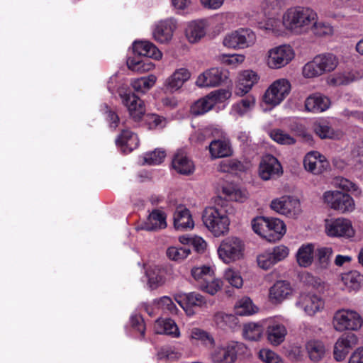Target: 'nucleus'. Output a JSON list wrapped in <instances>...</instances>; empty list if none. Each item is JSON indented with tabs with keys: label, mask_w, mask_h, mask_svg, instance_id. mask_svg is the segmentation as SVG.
<instances>
[{
	"label": "nucleus",
	"mask_w": 363,
	"mask_h": 363,
	"mask_svg": "<svg viewBox=\"0 0 363 363\" xmlns=\"http://www.w3.org/2000/svg\"><path fill=\"white\" fill-rule=\"evenodd\" d=\"M318 19L317 13L309 7L293 6L282 15V25L288 31L301 35L309 32L313 21Z\"/></svg>",
	"instance_id": "1"
},
{
	"label": "nucleus",
	"mask_w": 363,
	"mask_h": 363,
	"mask_svg": "<svg viewBox=\"0 0 363 363\" xmlns=\"http://www.w3.org/2000/svg\"><path fill=\"white\" fill-rule=\"evenodd\" d=\"M202 220L204 226L216 238L223 236L229 231L230 220L228 211L223 208H206L202 215Z\"/></svg>",
	"instance_id": "2"
},
{
	"label": "nucleus",
	"mask_w": 363,
	"mask_h": 363,
	"mask_svg": "<svg viewBox=\"0 0 363 363\" xmlns=\"http://www.w3.org/2000/svg\"><path fill=\"white\" fill-rule=\"evenodd\" d=\"M324 232L329 238L350 240H353L356 235V230L352 220L344 217L325 219Z\"/></svg>",
	"instance_id": "3"
},
{
	"label": "nucleus",
	"mask_w": 363,
	"mask_h": 363,
	"mask_svg": "<svg viewBox=\"0 0 363 363\" xmlns=\"http://www.w3.org/2000/svg\"><path fill=\"white\" fill-rule=\"evenodd\" d=\"M332 323L333 328L337 332L357 331L363 325V318L354 310L341 308L334 313Z\"/></svg>",
	"instance_id": "4"
},
{
	"label": "nucleus",
	"mask_w": 363,
	"mask_h": 363,
	"mask_svg": "<svg viewBox=\"0 0 363 363\" xmlns=\"http://www.w3.org/2000/svg\"><path fill=\"white\" fill-rule=\"evenodd\" d=\"M245 247V243L240 238L230 236L220 242L217 252L222 262L230 264L243 258Z\"/></svg>",
	"instance_id": "5"
},
{
	"label": "nucleus",
	"mask_w": 363,
	"mask_h": 363,
	"mask_svg": "<svg viewBox=\"0 0 363 363\" xmlns=\"http://www.w3.org/2000/svg\"><path fill=\"white\" fill-rule=\"evenodd\" d=\"M210 359L213 363H234L240 356L247 352V346L240 342H232L226 346L211 348Z\"/></svg>",
	"instance_id": "6"
},
{
	"label": "nucleus",
	"mask_w": 363,
	"mask_h": 363,
	"mask_svg": "<svg viewBox=\"0 0 363 363\" xmlns=\"http://www.w3.org/2000/svg\"><path fill=\"white\" fill-rule=\"evenodd\" d=\"M323 201L330 208L340 213H352L355 209V202L349 194L338 190H328L323 193Z\"/></svg>",
	"instance_id": "7"
},
{
	"label": "nucleus",
	"mask_w": 363,
	"mask_h": 363,
	"mask_svg": "<svg viewBox=\"0 0 363 363\" xmlns=\"http://www.w3.org/2000/svg\"><path fill=\"white\" fill-rule=\"evenodd\" d=\"M294 57L295 52L292 47L284 44L268 50L264 60L269 69H279L289 65Z\"/></svg>",
	"instance_id": "8"
},
{
	"label": "nucleus",
	"mask_w": 363,
	"mask_h": 363,
	"mask_svg": "<svg viewBox=\"0 0 363 363\" xmlns=\"http://www.w3.org/2000/svg\"><path fill=\"white\" fill-rule=\"evenodd\" d=\"M291 86L289 81L281 78L275 80L265 91L262 101L272 107L279 105L289 94Z\"/></svg>",
	"instance_id": "9"
},
{
	"label": "nucleus",
	"mask_w": 363,
	"mask_h": 363,
	"mask_svg": "<svg viewBox=\"0 0 363 363\" xmlns=\"http://www.w3.org/2000/svg\"><path fill=\"white\" fill-rule=\"evenodd\" d=\"M289 254V249L279 245L271 249L266 250L258 254L257 262L258 266L264 269H269L277 263L285 259Z\"/></svg>",
	"instance_id": "10"
},
{
	"label": "nucleus",
	"mask_w": 363,
	"mask_h": 363,
	"mask_svg": "<svg viewBox=\"0 0 363 363\" xmlns=\"http://www.w3.org/2000/svg\"><path fill=\"white\" fill-rule=\"evenodd\" d=\"M270 207L277 213L292 218H296L301 212L299 200L291 196L273 199Z\"/></svg>",
	"instance_id": "11"
},
{
	"label": "nucleus",
	"mask_w": 363,
	"mask_h": 363,
	"mask_svg": "<svg viewBox=\"0 0 363 363\" xmlns=\"http://www.w3.org/2000/svg\"><path fill=\"white\" fill-rule=\"evenodd\" d=\"M228 79L227 72L220 67H211L200 73L195 84L200 88L216 87L220 86Z\"/></svg>",
	"instance_id": "12"
},
{
	"label": "nucleus",
	"mask_w": 363,
	"mask_h": 363,
	"mask_svg": "<svg viewBox=\"0 0 363 363\" xmlns=\"http://www.w3.org/2000/svg\"><path fill=\"white\" fill-rule=\"evenodd\" d=\"M295 305L302 309L307 315L313 316L324 309L325 301L320 295L304 293L299 296Z\"/></svg>",
	"instance_id": "13"
},
{
	"label": "nucleus",
	"mask_w": 363,
	"mask_h": 363,
	"mask_svg": "<svg viewBox=\"0 0 363 363\" xmlns=\"http://www.w3.org/2000/svg\"><path fill=\"white\" fill-rule=\"evenodd\" d=\"M175 301L189 317L196 314L194 307L202 308L206 306L207 303L205 297L196 292L178 294L175 297Z\"/></svg>",
	"instance_id": "14"
},
{
	"label": "nucleus",
	"mask_w": 363,
	"mask_h": 363,
	"mask_svg": "<svg viewBox=\"0 0 363 363\" xmlns=\"http://www.w3.org/2000/svg\"><path fill=\"white\" fill-rule=\"evenodd\" d=\"M191 77L189 69L186 67H178L164 80V88L167 91L174 93L180 90Z\"/></svg>",
	"instance_id": "15"
},
{
	"label": "nucleus",
	"mask_w": 363,
	"mask_h": 363,
	"mask_svg": "<svg viewBox=\"0 0 363 363\" xmlns=\"http://www.w3.org/2000/svg\"><path fill=\"white\" fill-rule=\"evenodd\" d=\"M259 176L268 181L282 174V167L279 160L272 155L262 157L259 165Z\"/></svg>",
	"instance_id": "16"
},
{
	"label": "nucleus",
	"mask_w": 363,
	"mask_h": 363,
	"mask_svg": "<svg viewBox=\"0 0 363 363\" xmlns=\"http://www.w3.org/2000/svg\"><path fill=\"white\" fill-rule=\"evenodd\" d=\"M303 167L307 172L314 175H318L328 168L329 162L320 152L313 150L305 155Z\"/></svg>",
	"instance_id": "17"
},
{
	"label": "nucleus",
	"mask_w": 363,
	"mask_h": 363,
	"mask_svg": "<svg viewBox=\"0 0 363 363\" xmlns=\"http://www.w3.org/2000/svg\"><path fill=\"white\" fill-rule=\"evenodd\" d=\"M176 28L177 23L175 20L172 18L162 20L154 26L152 37L159 43H168L172 40Z\"/></svg>",
	"instance_id": "18"
},
{
	"label": "nucleus",
	"mask_w": 363,
	"mask_h": 363,
	"mask_svg": "<svg viewBox=\"0 0 363 363\" xmlns=\"http://www.w3.org/2000/svg\"><path fill=\"white\" fill-rule=\"evenodd\" d=\"M358 344V337L353 333L342 335L335 342L333 349L334 358L342 361L346 358L350 350Z\"/></svg>",
	"instance_id": "19"
},
{
	"label": "nucleus",
	"mask_w": 363,
	"mask_h": 363,
	"mask_svg": "<svg viewBox=\"0 0 363 363\" xmlns=\"http://www.w3.org/2000/svg\"><path fill=\"white\" fill-rule=\"evenodd\" d=\"M293 291L289 282L283 280L277 281L269 289V301L274 305L281 304L291 297Z\"/></svg>",
	"instance_id": "20"
},
{
	"label": "nucleus",
	"mask_w": 363,
	"mask_h": 363,
	"mask_svg": "<svg viewBox=\"0 0 363 363\" xmlns=\"http://www.w3.org/2000/svg\"><path fill=\"white\" fill-rule=\"evenodd\" d=\"M287 335L286 326L275 319L267 321V340L272 346H279L284 342Z\"/></svg>",
	"instance_id": "21"
},
{
	"label": "nucleus",
	"mask_w": 363,
	"mask_h": 363,
	"mask_svg": "<svg viewBox=\"0 0 363 363\" xmlns=\"http://www.w3.org/2000/svg\"><path fill=\"white\" fill-rule=\"evenodd\" d=\"M122 102L127 108L130 116L135 121H139L145 113V106L143 100L133 93L121 94Z\"/></svg>",
	"instance_id": "22"
},
{
	"label": "nucleus",
	"mask_w": 363,
	"mask_h": 363,
	"mask_svg": "<svg viewBox=\"0 0 363 363\" xmlns=\"http://www.w3.org/2000/svg\"><path fill=\"white\" fill-rule=\"evenodd\" d=\"M259 77L256 72L252 70H245L240 72L235 84V94L238 96H242L252 89L257 83Z\"/></svg>",
	"instance_id": "23"
},
{
	"label": "nucleus",
	"mask_w": 363,
	"mask_h": 363,
	"mask_svg": "<svg viewBox=\"0 0 363 363\" xmlns=\"http://www.w3.org/2000/svg\"><path fill=\"white\" fill-rule=\"evenodd\" d=\"M210 25V21L207 19H198L189 22L186 28V37L189 42H199L206 35Z\"/></svg>",
	"instance_id": "24"
},
{
	"label": "nucleus",
	"mask_w": 363,
	"mask_h": 363,
	"mask_svg": "<svg viewBox=\"0 0 363 363\" xmlns=\"http://www.w3.org/2000/svg\"><path fill=\"white\" fill-rule=\"evenodd\" d=\"M172 166L177 173L184 175H190L195 170L194 162L183 150H179L175 153L172 161Z\"/></svg>",
	"instance_id": "25"
},
{
	"label": "nucleus",
	"mask_w": 363,
	"mask_h": 363,
	"mask_svg": "<svg viewBox=\"0 0 363 363\" xmlns=\"http://www.w3.org/2000/svg\"><path fill=\"white\" fill-rule=\"evenodd\" d=\"M212 160L228 157L233 155L231 143L228 139L213 140L208 147Z\"/></svg>",
	"instance_id": "26"
},
{
	"label": "nucleus",
	"mask_w": 363,
	"mask_h": 363,
	"mask_svg": "<svg viewBox=\"0 0 363 363\" xmlns=\"http://www.w3.org/2000/svg\"><path fill=\"white\" fill-rule=\"evenodd\" d=\"M189 339L193 344L201 345L207 349H211L216 346V340L213 335L200 328H193L189 331Z\"/></svg>",
	"instance_id": "27"
},
{
	"label": "nucleus",
	"mask_w": 363,
	"mask_h": 363,
	"mask_svg": "<svg viewBox=\"0 0 363 363\" xmlns=\"http://www.w3.org/2000/svg\"><path fill=\"white\" fill-rule=\"evenodd\" d=\"M255 104V97L253 95H248L231 106L230 115L235 118L247 116L252 111Z\"/></svg>",
	"instance_id": "28"
},
{
	"label": "nucleus",
	"mask_w": 363,
	"mask_h": 363,
	"mask_svg": "<svg viewBox=\"0 0 363 363\" xmlns=\"http://www.w3.org/2000/svg\"><path fill=\"white\" fill-rule=\"evenodd\" d=\"M315 245L308 242L302 244L296 251V261L298 265L303 268H307L314 262Z\"/></svg>",
	"instance_id": "29"
},
{
	"label": "nucleus",
	"mask_w": 363,
	"mask_h": 363,
	"mask_svg": "<svg viewBox=\"0 0 363 363\" xmlns=\"http://www.w3.org/2000/svg\"><path fill=\"white\" fill-rule=\"evenodd\" d=\"M133 50L138 56L147 57L156 60H160L162 57V52L149 41H135L133 43Z\"/></svg>",
	"instance_id": "30"
},
{
	"label": "nucleus",
	"mask_w": 363,
	"mask_h": 363,
	"mask_svg": "<svg viewBox=\"0 0 363 363\" xmlns=\"http://www.w3.org/2000/svg\"><path fill=\"white\" fill-rule=\"evenodd\" d=\"M174 226L177 230H191L194 222L189 209L178 206L174 213Z\"/></svg>",
	"instance_id": "31"
},
{
	"label": "nucleus",
	"mask_w": 363,
	"mask_h": 363,
	"mask_svg": "<svg viewBox=\"0 0 363 363\" xmlns=\"http://www.w3.org/2000/svg\"><path fill=\"white\" fill-rule=\"evenodd\" d=\"M138 135L130 130H123L116 140V145L124 153H129L139 145Z\"/></svg>",
	"instance_id": "32"
},
{
	"label": "nucleus",
	"mask_w": 363,
	"mask_h": 363,
	"mask_svg": "<svg viewBox=\"0 0 363 363\" xmlns=\"http://www.w3.org/2000/svg\"><path fill=\"white\" fill-rule=\"evenodd\" d=\"M330 105V99L320 94H314L306 99L305 107L309 112L321 113L326 111Z\"/></svg>",
	"instance_id": "33"
},
{
	"label": "nucleus",
	"mask_w": 363,
	"mask_h": 363,
	"mask_svg": "<svg viewBox=\"0 0 363 363\" xmlns=\"http://www.w3.org/2000/svg\"><path fill=\"white\" fill-rule=\"evenodd\" d=\"M267 240L269 242L279 240L286 233V228L283 220L277 218H268Z\"/></svg>",
	"instance_id": "34"
},
{
	"label": "nucleus",
	"mask_w": 363,
	"mask_h": 363,
	"mask_svg": "<svg viewBox=\"0 0 363 363\" xmlns=\"http://www.w3.org/2000/svg\"><path fill=\"white\" fill-rule=\"evenodd\" d=\"M154 329L158 334L169 335L177 338L181 335L178 325L170 318H160L155 321Z\"/></svg>",
	"instance_id": "35"
},
{
	"label": "nucleus",
	"mask_w": 363,
	"mask_h": 363,
	"mask_svg": "<svg viewBox=\"0 0 363 363\" xmlns=\"http://www.w3.org/2000/svg\"><path fill=\"white\" fill-rule=\"evenodd\" d=\"M166 215L160 210H154L148 216L147 220L141 224L139 229L155 230L166 228Z\"/></svg>",
	"instance_id": "36"
},
{
	"label": "nucleus",
	"mask_w": 363,
	"mask_h": 363,
	"mask_svg": "<svg viewBox=\"0 0 363 363\" xmlns=\"http://www.w3.org/2000/svg\"><path fill=\"white\" fill-rule=\"evenodd\" d=\"M147 286L150 289H155L164 283L165 272L162 267L150 265L145 271Z\"/></svg>",
	"instance_id": "37"
},
{
	"label": "nucleus",
	"mask_w": 363,
	"mask_h": 363,
	"mask_svg": "<svg viewBox=\"0 0 363 363\" xmlns=\"http://www.w3.org/2000/svg\"><path fill=\"white\" fill-rule=\"evenodd\" d=\"M341 281L347 291H357L363 286V275L357 271H350L341 275Z\"/></svg>",
	"instance_id": "38"
},
{
	"label": "nucleus",
	"mask_w": 363,
	"mask_h": 363,
	"mask_svg": "<svg viewBox=\"0 0 363 363\" xmlns=\"http://www.w3.org/2000/svg\"><path fill=\"white\" fill-rule=\"evenodd\" d=\"M264 327L261 323H247L243 325L242 335L249 341H259L263 336Z\"/></svg>",
	"instance_id": "39"
},
{
	"label": "nucleus",
	"mask_w": 363,
	"mask_h": 363,
	"mask_svg": "<svg viewBox=\"0 0 363 363\" xmlns=\"http://www.w3.org/2000/svg\"><path fill=\"white\" fill-rule=\"evenodd\" d=\"M306 349L308 357L313 362H318L322 359L325 354L324 343L318 340H311L306 344Z\"/></svg>",
	"instance_id": "40"
},
{
	"label": "nucleus",
	"mask_w": 363,
	"mask_h": 363,
	"mask_svg": "<svg viewBox=\"0 0 363 363\" xmlns=\"http://www.w3.org/2000/svg\"><path fill=\"white\" fill-rule=\"evenodd\" d=\"M333 254V250L330 247H320L315 250L316 256L315 267L318 270H325L330 266V258Z\"/></svg>",
	"instance_id": "41"
},
{
	"label": "nucleus",
	"mask_w": 363,
	"mask_h": 363,
	"mask_svg": "<svg viewBox=\"0 0 363 363\" xmlns=\"http://www.w3.org/2000/svg\"><path fill=\"white\" fill-rule=\"evenodd\" d=\"M323 74L333 71L339 64L336 55L332 53H323L315 56Z\"/></svg>",
	"instance_id": "42"
},
{
	"label": "nucleus",
	"mask_w": 363,
	"mask_h": 363,
	"mask_svg": "<svg viewBox=\"0 0 363 363\" xmlns=\"http://www.w3.org/2000/svg\"><path fill=\"white\" fill-rule=\"evenodd\" d=\"M157 80L156 75L149 74L146 77L133 79L131 86L135 91L145 93L155 84Z\"/></svg>",
	"instance_id": "43"
},
{
	"label": "nucleus",
	"mask_w": 363,
	"mask_h": 363,
	"mask_svg": "<svg viewBox=\"0 0 363 363\" xmlns=\"http://www.w3.org/2000/svg\"><path fill=\"white\" fill-rule=\"evenodd\" d=\"M214 106V101H213L210 94H208L193 104L191 107V112L194 116L203 115L211 111Z\"/></svg>",
	"instance_id": "44"
},
{
	"label": "nucleus",
	"mask_w": 363,
	"mask_h": 363,
	"mask_svg": "<svg viewBox=\"0 0 363 363\" xmlns=\"http://www.w3.org/2000/svg\"><path fill=\"white\" fill-rule=\"evenodd\" d=\"M258 308L254 305L252 301L247 296L238 301L235 306V313L238 315H250L257 313Z\"/></svg>",
	"instance_id": "45"
},
{
	"label": "nucleus",
	"mask_w": 363,
	"mask_h": 363,
	"mask_svg": "<svg viewBox=\"0 0 363 363\" xmlns=\"http://www.w3.org/2000/svg\"><path fill=\"white\" fill-rule=\"evenodd\" d=\"M222 45L228 49L242 50L240 28L226 33L223 37Z\"/></svg>",
	"instance_id": "46"
},
{
	"label": "nucleus",
	"mask_w": 363,
	"mask_h": 363,
	"mask_svg": "<svg viewBox=\"0 0 363 363\" xmlns=\"http://www.w3.org/2000/svg\"><path fill=\"white\" fill-rule=\"evenodd\" d=\"M223 279L231 286L241 289L243 286V279L240 272L235 267H228L223 271Z\"/></svg>",
	"instance_id": "47"
},
{
	"label": "nucleus",
	"mask_w": 363,
	"mask_h": 363,
	"mask_svg": "<svg viewBox=\"0 0 363 363\" xmlns=\"http://www.w3.org/2000/svg\"><path fill=\"white\" fill-rule=\"evenodd\" d=\"M313 130L321 139H337L341 135L338 131H335L325 122H319L314 124Z\"/></svg>",
	"instance_id": "48"
},
{
	"label": "nucleus",
	"mask_w": 363,
	"mask_h": 363,
	"mask_svg": "<svg viewBox=\"0 0 363 363\" xmlns=\"http://www.w3.org/2000/svg\"><path fill=\"white\" fill-rule=\"evenodd\" d=\"M310 30L318 37L328 38L334 34V28L328 23L318 21V19L313 21Z\"/></svg>",
	"instance_id": "49"
},
{
	"label": "nucleus",
	"mask_w": 363,
	"mask_h": 363,
	"mask_svg": "<svg viewBox=\"0 0 363 363\" xmlns=\"http://www.w3.org/2000/svg\"><path fill=\"white\" fill-rule=\"evenodd\" d=\"M222 286L223 281L220 279L213 278V277L208 278L199 284V289L211 295L216 294L222 289Z\"/></svg>",
	"instance_id": "50"
},
{
	"label": "nucleus",
	"mask_w": 363,
	"mask_h": 363,
	"mask_svg": "<svg viewBox=\"0 0 363 363\" xmlns=\"http://www.w3.org/2000/svg\"><path fill=\"white\" fill-rule=\"evenodd\" d=\"M269 136L274 142L280 145H291L296 143V139L292 135L281 129L271 130Z\"/></svg>",
	"instance_id": "51"
},
{
	"label": "nucleus",
	"mask_w": 363,
	"mask_h": 363,
	"mask_svg": "<svg viewBox=\"0 0 363 363\" xmlns=\"http://www.w3.org/2000/svg\"><path fill=\"white\" fill-rule=\"evenodd\" d=\"M302 74L308 79L318 77L323 74L315 57L304 65L302 68Z\"/></svg>",
	"instance_id": "52"
},
{
	"label": "nucleus",
	"mask_w": 363,
	"mask_h": 363,
	"mask_svg": "<svg viewBox=\"0 0 363 363\" xmlns=\"http://www.w3.org/2000/svg\"><path fill=\"white\" fill-rule=\"evenodd\" d=\"M191 250L189 247H176L172 246L167 250V257L174 261L181 262L186 259L190 254Z\"/></svg>",
	"instance_id": "53"
},
{
	"label": "nucleus",
	"mask_w": 363,
	"mask_h": 363,
	"mask_svg": "<svg viewBox=\"0 0 363 363\" xmlns=\"http://www.w3.org/2000/svg\"><path fill=\"white\" fill-rule=\"evenodd\" d=\"M242 50L252 47L257 42V35L249 28H240Z\"/></svg>",
	"instance_id": "54"
},
{
	"label": "nucleus",
	"mask_w": 363,
	"mask_h": 363,
	"mask_svg": "<svg viewBox=\"0 0 363 363\" xmlns=\"http://www.w3.org/2000/svg\"><path fill=\"white\" fill-rule=\"evenodd\" d=\"M363 77V71L359 69H353L350 72L343 73L338 76L336 79V82L333 83L336 85H344L348 84L354 81L360 79Z\"/></svg>",
	"instance_id": "55"
},
{
	"label": "nucleus",
	"mask_w": 363,
	"mask_h": 363,
	"mask_svg": "<svg viewBox=\"0 0 363 363\" xmlns=\"http://www.w3.org/2000/svg\"><path fill=\"white\" fill-rule=\"evenodd\" d=\"M213 321L217 327L223 328L226 326L233 327L236 324V318L231 314L218 312L213 315Z\"/></svg>",
	"instance_id": "56"
},
{
	"label": "nucleus",
	"mask_w": 363,
	"mask_h": 363,
	"mask_svg": "<svg viewBox=\"0 0 363 363\" xmlns=\"http://www.w3.org/2000/svg\"><path fill=\"white\" fill-rule=\"evenodd\" d=\"M333 184L335 187L341 189L345 191H349L357 194L361 193L358 186L346 178L342 177H335L333 180Z\"/></svg>",
	"instance_id": "57"
},
{
	"label": "nucleus",
	"mask_w": 363,
	"mask_h": 363,
	"mask_svg": "<svg viewBox=\"0 0 363 363\" xmlns=\"http://www.w3.org/2000/svg\"><path fill=\"white\" fill-rule=\"evenodd\" d=\"M191 274L195 280L199 282V284L214 276V270L212 267L208 266H201L192 268Z\"/></svg>",
	"instance_id": "58"
},
{
	"label": "nucleus",
	"mask_w": 363,
	"mask_h": 363,
	"mask_svg": "<svg viewBox=\"0 0 363 363\" xmlns=\"http://www.w3.org/2000/svg\"><path fill=\"white\" fill-rule=\"evenodd\" d=\"M253 231L267 240V228L268 225V218L264 216H257L251 221Z\"/></svg>",
	"instance_id": "59"
},
{
	"label": "nucleus",
	"mask_w": 363,
	"mask_h": 363,
	"mask_svg": "<svg viewBox=\"0 0 363 363\" xmlns=\"http://www.w3.org/2000/svg\"><path fill=\"white\" fill-rule=\"evenodd\" d=\"M166 153L164 150L155 149L152 152L145 154L144 163L149 165H157L163 162Z\"/></svg>",
	"instance_id": "60"
},
{
	"label": "nucleus",
	"mask_w": 363,
	"mask_h": 363,
	"mask_svg": "<svg viewBox=\"0 0 363 363\" xmlns=\"http://www.w3.org/2000/svg\"><path fill=\"white\" fill-rule=\"evenodd\" d=\"M155 303L158 308L171 314H177L179 311L172 299L169 296H163L155 300Z\"/></svg>",
	"instance_id": "61"
},
{
	"label": "nucleus",
	"mask_w": 363,
	"mask_h": 363,
	"mask_svg": "<svg viewBox=\"0 0 363 363\" xmlns=\"http://www.w3.org/2000/svg\"><path fill=\"white\" fill-rule=\"evenodd\" d=\"M259 359L264 363H284L276 352L268 348H262L258 352Z\"/></svg>",
	"instance_id": "62"
},
{
	"label": "nucleus",
	"mask_w": 363,
	"mask_h": 363,
	"mask_svg": "<svg viewBox=\"0 0 363 363\" xmlns=\"http://www.w3.org/2000/svg\"><path fill=\"white\" fill-rule=\"evenodd\" d=\"M223 191L230 199L236 201L242 202L247 198V192L238 188L225 186L223 188Z\"/></svg>",
	"instance_id": "63"
},
{
	"label": "nucleus",
	"mask_w": 363,
	"mask_h": 363,
	"mask_svg": "<svg viewBox=\"0 0 363 363\" xmlns=\"http://www.w3.org/2000/svg\"><path fill=\"white\" fill-rule=\"evenodd\" d=\"M245 60V57L242 54L221 55L219 56V60L225 65L232 67H237L241 65Z\"/></svg>",
	"instance_id": "64"
}]
</instances>
